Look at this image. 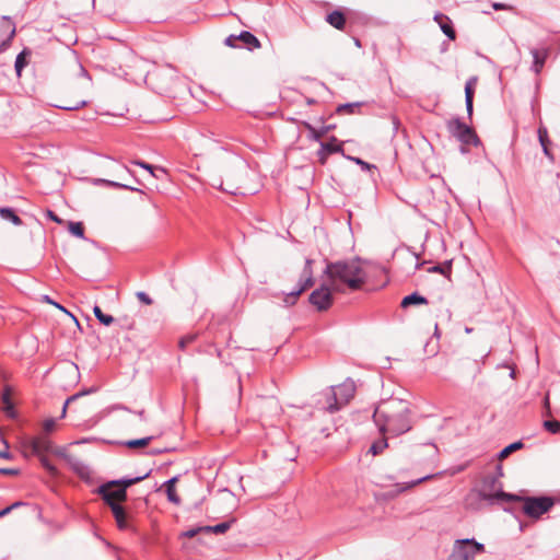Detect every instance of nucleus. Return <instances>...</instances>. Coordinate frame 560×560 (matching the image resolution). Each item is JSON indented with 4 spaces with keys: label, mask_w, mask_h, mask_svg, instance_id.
<instances>
[{
    "label": "nucleus",
    "mask_w": 560,
    "mask_h": 560,
    "mask_svg": "<svg viewBox=\"0 0 560 560\" xmlns=\"http://www.w3.org/2000/svg\"><path fill=\"white\" fill-rule=\"evenodd\" d=\"M331 291L334 290L330 284H322L310 294L308 301L317 311H327L332 304Z\"/></svg>",
    "instance_id": "11"
},
{
    "label": "nucleus",
    "mask_w": 560,
    "mask_h": 560,
    "mask_svg": "<svg viewBox=\"0 0 560 560\" xmlns=\"http://www.w3.org/2000/svg\"><path fill=\"white\" fill-rule=\"evenodd\" d=\"M447 129L452 136L466 145H478L479 138L471 127L459 118H453L447 122Z\"/></svg>",
    "instance_id": "7"
},
{
    "label": "nucleus",
    "mask_w": 560,
    "mask_h": 560,
    "mask_svg": "<svg viewBox=\"0 0 560 560\" xmlns=\"http://www.w3.org/2000/svg\"><path fill=\"white\" fill-rule=\"evenodd\" d=\"M324 273L328 277L334 291H342L343 285L358 290L365 281V272L359 259L329 262Z\"/></svg>",
    "instance_id": "2"
},
{
    "label": "nucleus",
    "mask_w": 560,
    "mask_h": 560,
    "mask_svg": "<svg viewBox=\"0 0 560 560\" xmlns=\"http://www.w3.org/2000/svg\"><path fill=\"white\" fill-rule=\"evenodd\" d=\"M47 217L54 221V222H57V223H60L61 220L59 219V217L51 210H47Z\"/></svg>",
    "instance_id": "51"
},
{
    "label": "nucleus",
    "mask_w": 560,
    "mask_h": 560,
    "mask_svg": "<svg viewBox=\"0 0 560 560\" xmlns=\"http://www.w3.org/2000/svg\"><path fill=\"white\" fill-rule=\"evenodd\" d=\"M486 357L487 354L481 360L471 358L459 359L455 365L457 375L460 378L474 381L481 373Z\"/></svg>",
    "instance_id": "9"
},
{
    "label": "nucleus",
    "mask_w": 560,
    "mask_h": 560,
    "mask_svg": "<svg viewBox=\"0 0 560 560\" xmlns=\"http://www.w3.org/2000/svg\"><path fill=\"white\" fill-rule=\"evenodd\" d=\"M235 39H237V37H235V36H229V37L226 38L225 43H226V45H229V46H233V42H234Z\"/></svg>",
    "instance_id": "57"
},
{
    "label": "nucleus",
    "mask_w": 560,
    "mask_h": 560,
    "mask_svg": "<svg viewBox=\"0 0 560 560\" xmlns=\"http://www.w3.org/2000/svg\"><path fill=\"white\" fill-rule=\"evenodd\" d=\"M434 21L439 23L441 31L451 39L454 40L456 38L455 30L453 28L452 22L448 16L436 13L434 15Z\"/></svg>",
    "instance_id": "19"
},
{
    "label": "nucleus",
    "mask_w": 560,
    "mask_h": 560,
    "mask_svg": "<svg viewBox=\"0 0 560 560\" xmlns=\"http://www.w3.org/2000/svg\"><path fill=\"white\" fill-rule=\"evenodd\" d=\"M538 139L541 147L548 145L549 139H548V131L545 127L538 128Z\"/></svg>",
    "instance_id": "41"
},
{
    "label": "nucleus",
    "mask_w": 560,
    "mask_h": 560,
    "mask_svg": "<svg viewBox=\"0 0 560 560\" xmlns=\"http://www.w3.org/2000/svg\"><path fill=\"white\" fill-rule=\"evenodd\" d=\"M0 217L5 221H10L12 224L20 226L23 224L21 218L11 208H0Z\"/></svg>",
    "instance_id": "22"
},
{
    "label": "nucleus",
    "mask_w": 560,
    "mask_h": 560,
    "mask_svg": "<svg viewBox=\"0 0 560 560\" xmlns=\"http://www.w3.org/2000/svg\"><path fill=\"white\" fill-rule=\"evenodd\" d=\"M22 504H23L22 502H15V503H13L12 505H10V506H8V508H5V509L1 510V511H0V517H2V516H4V515H7L11 510H13L14 508L20 506V505H22Z\"/></svg>",
    "instance_id": "50"
},
{
    "label": "nucleus",
    "mask_w": 560,
    "mask_h": 560,
    "mask_svg": "<svg viewBox=\"0 0 560 560\" xmlns=\"http://www.w3.org/2000/svg\"><path fill=\"white\" fill-rule=\"evenodd\" d=\"M434 335H435V336H439L438 324H435V331H434Z\"/></svg>",
    "instance_id": "63"
},
{
    "label": "nucleus",
    "mask_w": 560,
    "mask_h": 560,
    "mask_svg": "<svg viewBox=\"0 0 560 560\" xmlns=\"http://www.w3.org/2000/svg\"><path fill=\"white\" fill-rule=\"evenodd\" d=\"M354 45H357L358 47H360V46H361V45H360V40H359V39H355Z\"/></svg>",
    "instance_id": "64"
},
{
    "label": "nucleus",
    "mask_w": 560,
    "mask_h": 560,
    "mask_svg": "<svg viewBox=\"0 0 560 560\" xmlns=\"http://www.w3.org/2000/svg\"><path fill=\"white\" fill-rule=\"evenodd\" d=\"M58 428V420L55 418H47L42 423L43 434L48 435L56 431Z\"/></svg>",
    "instance_id": "30"
},
{
    "label": "nucleus",
    "mask_w": 560,
    "mask_h": 560,
    "mask_svg": "<svg viewBox=\"0 0 560 560\" xmlns=\"http://www.w3.org/2000/svg\"><path fill=\"white\" fill-rule=\"evenodd\" d=\"M137 415L142 419L144 420V411L143 410H140L137 412Z\"/></svg>",
    "instance_id": "60"
},
{
    "label": "nucleus",
    "mask_w": 560,
    "mask_h": 560,
    "mask_svg": "<svg viewBox=\"0 0 560 560\" xmlns=\"http://www.w3.org/2000/svg\"><path fill=\"white\" fill-rule=\"evenodd\" d=\"M39 457V462L42 466L51 475L56 476L58 470L57 468L51 464V462L47 458L46 454L37 455Z\"/></svg>",
    "instance_id": "35"
},
{
    "label": "nucleus",
    "mask_w": 560,
    "mask_h": 560,
    "mask_svg": "<svg viewBox=\"0 0 560 560\" xmlns=\"http://www.w3.org/2000/svg\"><path fill=\"white\" fill-rule=\"evenodd\" d=\"M96 389L94 387H91L90 389H86V390H82V392H79L70 397H68L62 406V410H61V415H60V419H63L67 415V409H68V406L70 402L77 400L79 397H82L84 395H88V394H91V393H94Z\"/></svg>",
    "instance_id": "27"
},
{
    "label": "nucleus",
    "mask_w": 560,
    "mask_h": 560,
    "mask_svg": "<svg viewBox=\"0 0 560 560\" xmlns=\"http://www.w3.org/2000/svg\"><path fill=\"white\" fill-rule=\"evenodd\" d=\"M545 406L548 407L549 406V396L547 395L545 397Z\"/></svg>",
    "instance_id": "61"
},
{
    "label": "nucleus",
    "mask_w": 560,
    "mask_h": 560,
    "mask_svg": "<svg viewBox=\"0 0 560 560\" xmlns=\"http://www.w3.org/2000/svg\"><path fill=\"white\" fill-rule=\"evenodd\" d=\"M1 458H10V453L8 451L0 452Z\"/></svg>",
    "instance_id": "59"
},
{
    "label": "nucleus",
    "mask_w": 560,
    "mask_h": 560,
    "mask_svg": "<svg viewBox=\"0 0 560 560\" xmlns=\"http://www.w3.org/2000/svg\"><path fill=\"white\" fill-rule=\"evenodd\" d=\"M25 446L30 447L32 453L34 455H43L51 452L52 450V442L50 439L45 435L40 434L34 438H31L26 443Z\"/></svg>",
    "instance_id": "13"
},
{
    "label": "nucleus",
    "mask_w": 560,
    "mask_h": 560,
    "mask_svg": "<svg viewBox=\"0 0 560 560\" xmlns=\"http://www.w3.org/2000/svg\"><path fill=\"white\" fill-rule=\"evenodd\" d=\"M373 419L383 434L400 435L411 429L409 404L402 399L392 398L382 402Z\"/></svg>",
    "instance_id": "1"
},
{
    "label": "nucleus",
    "mask_w": 560,
    "mask_h": 560,
    "mask_svg": "<svg viewBox=\"0 0 560 560\" xmlns=\"http://www.w3.org/2000/svg\"><path fill=\"white\" fill-rule=\"evenodd\" d=\"M132 164L138 165V166L149 171L150 174L155 177V174L153 172V166L151 164H148L143 161H132Z\"/></svg>",
    "instance_id": "46"
},
{
    "label": "nucleus",
    "mask_w": 560,
    "mask_h": 560,
    "mask_svg": "<svg viewBox=\"0 0 560 560\" xmlns=\"http://www.w3.org/2000/svg\"><path fill=\"white\" fill-rule=\"evenodd\" d=\"M195 338L196 336L194 335L183 337L178 342L179 348L185 349L187 345L191 343L195 340Z\"/></svg>",
    "instance_id": "45"
},
{
    "label": "nucleus",
    "mask_w": 560,
    "mask_h": 560,
    "mask_svg": "<svg viewBox=\"0 0 560 560\" xmlns=\"http://www.w3.org/2000/svg\"><path fill=\"white\" fill-rule=\"evenodd\" d=\"M492 8H493L494 10H497V11H499V10H506V9H510V7H509L508 4H505V3H500V2H494V3L492 4Z\"/></svg>",
    "instance_id": "52"
},
{
    "label": "nucleus",
    "mask_w": 560,
    "mask_h": 560,
    "mask_svg": "<svg viewBox=\"0 0 560 560\" xmlns=\"http://www.w3.org/2000/svg\"><path fill=\"white\" fill-rule=\"evenodd\" d=\"M435 475H427V476H423L421 478H418L416 480H411L409 482H404V483H397L396 487L398 488V492H402V491H407L409 489H412L413 487L427 481V480H430L432 478H434Z\"/></svg>",
    "instance_id": "26"
},
{
    "label": "nucleus",
    "mask_w": 560,
    "mask_h": 560,
    "mask_svg": "<svg viewBox=\"0 0 560 560\" xmlns=\"http://www.w3.org/2000/svg\"><path fill=\"white\" fill-rule=\"evenodd\" d=\"M149 476V472L144 474L143 476H138V477H135V478H121V479H117V480H114V482H117V487L119 488H124L125 491H127V488L135 485V483H138L140 481H142L143 479H145L147 477Z\"/></svg>",
    "instance_id": "28"
},
{
    "label": "nucleus",
    "mask_w": 560,
    "mask_h": 560,
    "mask_svg": "<svg viewBox=\"0 0 560 560\" xmlns=\"http://www.w3.org/2000/svg\"><path fill=\"white\" fill-rule=\"evenodd\" d=\"M25 66H26V50H23L15 58L14 68H15L18 77L21 75L22 70Z\"/></svg>",
    "instance_id": "32"
},
{
    "label": "nucleus",
    "mask_w": 560,
    "mask_h": 560,
    "mask_svg": "<svg viewBox=\"0 0 560 560\" xmlns=\"http://www.w3.org/2000/svg\"><path fill=\"white\" fill-rule=\"evenodd\" d=\"M15 35V24L10 16L3 15L0 23V37H3L0 44V52L4 51L11 44Z\"/></svg>",
    "instance_id": "12"
},
{
    "label": "nucleus",
    "mask_w": 560,
    "mask_h": 560,
    "mask_svg": "<svg viewBox=\"0 0 560 560\" xmlns=\"http://www.w3.org/2000/svg\"><path fill=\"white\" fill-rule=\"evenodd\" d=\"M233 522L234 520H231L229 522H222L214 526H203V529L206 533L223 534L231 528Z\"/></svg>",
    "instance_id": "29"
},
{
    "label": "nucleus",
    "mask_w": 560,
    "mask_h": 560,
    "mask_svg": "<svg viewBox=\"0 0 560 560\" xmlns=\"http://www.w3.org/2000/svg\"><path fill=\"white\" fill-rule=\"evenodd\" d=\"M80 72H81V74H82L84 78H86L89 81L91 80V78H90L89 73L86 72V70H85L83 67H81V68H80Z\"/></svg>",
    "instance_id": "58"
},
{
    "label": "nucleus",
    "mask_w": 560,
    "mask_h": 560,
    "mask_svg": "<svg viewBox=\"0 0 560 560\" xmlns=\"http://www.w3.org/2000/svg\"><path fill=\"white\" fill-rule=\"evenodd\" d=\"M201 532H205L203 526L188 529L183 535L188 537V538H192V537H195L197 534H199Z\"/></svg>",
    "instance_id": "48"
},
{
    "label": "nucleus",
    "mask_w": 560,
    "mask_h": 560,
    "mask_svg": "<svg viewBox=\"0 0 560 560\" xmlns=\"http://www.w3.org/2000/svg\"><path fill=\"white\" fill-rule=\"evenodd\" d=\"M315 283L313 276H302L299 282V288L296 290L291 291L285 294L283 302L287 305H294L296 303L298 298L308 288L313 287Z\"/></svg>",
    "instance_id": "14"
},
{
    "label": "nucleus",
    "mask_w": 560,
    "mask_h": 560,
    "mask_svg": "<svg viewBox=\"0 0 560 560\" xmlns=\"http://www.w3.org/2000/svg\"><path fill=\"white\" fill-rule=\"evenodd\" d=\"M2 404H3V410L10 418L15 417L14 407L11 400V393L9 388H5L1 396Z\"/></svg>",
    "instance_id": "23"
},
{
    "label": "nucleus",
    "mask_w": 560,
    "mask_h": 560,
    "mask_svg": "<svg viewBox=\"0 0 560 560\" xmlns=\"http://www.w3.org/2000/svg\"><path fill=\"white\" fill-rule=\"evenodd\" d=\"M68 229L72 235L79 238L84 237V228L81 222H69Z\"/></svg>",
    "instance_id": "34"
},
{
    "label": "nucleus",
    "mask_w": 560,
    "mask_h": 560,
    "mask_svg": "<svg viewBox=\"0 0 560 560\" xmlns=\"http://www.w3.org/2000/svg\"><path fill=\"white\" fill-rule=\"evenodd\" d=\"M472 498L485 501L489 505L521 500L518 495L504 492L502 489V482L499 477L494 475L485 476L480 483L471 489L467 495V502Z\"/></svg>",
    "instance_id": "3"
},
{
    "label": "nucleus",
    "mask_w": 560,
    "mask_h": 560,
    "mask_svg": "<svg viewBox=\"0 0 560 560\" xmlns=\"http://www.w3.org/2000/svg\"><path fill=\"white\" fill-rule=\"evenodd\" d=\"M465 331H466L467 334H470V332L472 331V328L466 327V328H465Z\"/></svg>",
    "instance_id": "62"
},
{
    "label": "nucleus",
    "mask_w": 560,
    "mask_h": 560,
    "mask_svg": "<svg viewBox=\"0 0 560 560\" xmlns=\"http://www.w3.org/2000/svg\"><path fill=\"white\" fill-rule=\"evenodd\" d=\"M93 313L95 317L104 325L108 326L114 322V317L107 314H104L100 306L95 305L93 307Z\"/></svg>",
    "instance_id": "31"
},
{
    "label": "nucleus",
    "mask_w": 560,
    "mask_h": 560,
    "mask_svg": "<svg viewBox=\"0 0 560 560\" xmlns=\"http://www.w3.org/2000/svg\"><path fill=\"white\" fill-rule=\"evenodd\" d=\"M237 39H240L246 46H248L249 49L260 48V46H261L258 38L248 31L241 32V34L237 36Z\"/></svg>",
    "instance_id": "21"
},
{
    "label": "nucleus",
    "mask_w": 560,
    "mask_h": 560,
    "mask_svg": "<svg viewBox=\"0 0 560 560\" xmlns=\"http://www.w3.org/2000/svg\"><path fill=\"white\" fill-rule=\"evenodd\" d=\"M477 77H471L467 80L465 84V105L468 116L470 117L472 115V108H474V92L475 86L477 84Z\"/></svg>",
    "instance_id": "17"
},
{
    "label": "nucleus",
    "mask_w": 560,
    "mask_h": 560,
    "mask_svg": "<svg viewBox=\"0 0 560 560\" xmlns=\"http://www.w3.org/2000/svg\"><path fill=\"white\" fill-rule=\"evenodd\" d=\"M530 54L533 56V66L532 70L539 74L545 66V62L549 56V48H542V49H536L533 48L530 50Z\"/></svg>",
    "instance_id": "16"
},
{
    "label": "nucleus",
    "mask_w": 560,
    "mask_h": 560,
    "mask_svg": "<svg viewBox=\"0 0 560 560\" xmlns=\"http://www.w3.org/2000/svg\"><path fill=\"white\" fill-rule=\"evenodd\" d=\"M485 552V545L474 538L456 539L453 544L448 560H474L477 555Z\"/></svg>",
    "instance_id": "5"
},
{
    "label": "nucleus",
    "mask_w": 560,
    "mask_h": 560,
    "mask_svg": "<svg viewBox=\"0 0 560 560\" xmlns=\"http://www.w3.org/2000/svg\"><path fill=\"white\" fill-rule=\"evenodd\" d=\"M152 436H147L137 440H129L125 443V445L129 448L143 447L147 446L152 441Z\"/></svg>",
    "instance_id": "33"
},
{
    "label": "nucleus",
    "mask_w": 560,
    "mask_h": 560,
    "mask_svg": "<svg viewBox=\"0 0 560 560\" xmlns=\"http://www.w3.org/2000/svg\"><path fill=\"white\" fill-rule=\"evenodd\" d=\"M110 510L116 521L117 527L120 530H127L131 528L128 513L121 504H110Z\"/></svg>",
    "instance_id": "15"
},
{
    "label": "nucleus",
    "mask_w": 560,
    "mask_h": 560,
    "mask_svg": "<svg viewBox=\"0 0 560 560\" xmlns=\"http://www.w3.org/2000/svg\"><path fill=\"white\" fill-rule=\"evenodd\" d=\"M342 151L341 144L337 143V139L335 137L331 138L329 142H320V150L318 151V156L320 162L324 164L326 161L327 154L338 153Z\"/></svg>",
    "instance_id": "18"
},
{
    "label": "nucleus",
    "mask_w": 560,
    "mask_h": 560,
    "mask_svg": "<svg viewBox=\"0 0 560 560\" xmlns=\"http://www.w3.org/2000/svg\"><path fill=\"white\" fill-rule=\"evenodd\" d=\"M428 303V300L418 294L417 292L412 293V294H409L407 296H405L401 301V307H408L410 305H416V304H427Z\"/></svg>",
    "instance_id": "25"
},
{
    "label": "nucleus",
    "mask_w": 560,
    "mask_h": 560,
    "mask_svg": "<svg viewBox=\"0 0 560 560\" xmlns=\"http://www.w3.org/2000/svg\"><path fill=\"white\" fill-rule=\"evenodd\" d=\"M96 492L109 508L110 504H121L127 500V491L117 487V482H114V480L101 485Z\"/></svg>",
    "instance_id": "8"
},
{
    "label": "nucleus",
    "mask_w": 560,
    "mask_h": 560,
    "mask_svg": "<svg viewBox=\"0 0 560 560\" xmlns=\"http://www.w3.org/2000/svg\"><path fill=\"white\" fill-rule=\"evenodd\" d=\"M137 298L139 301H141L142 303H144L147 305L152 304V299L145 292H142V291L138 292Z\"/></svg>",
    "instance_id": "47"
},
{
    "label": "nucleus",
    "mask_w": 560,
    "mask_h": 560,
    "mask_svg": "<svg viewBox=\"0 0 560 560\" xmlns=\"http://www.w3.org/2000/svg\"><path fill=\"white\" fill-rule=\"evenodd\" d=\"M523 446V443L522 442H514L508 446H505L500 453H499V457L500 458H505L508 457L512 452L521 448Z\"/></svg>",
    "instance_id": "37"
},
{
    "label": "nucleus",
    "mask_w": 560,
    "mask_h": 560,
    "mask_svg": "<svg viewBox=\"0 0 560 560\" xmlns=\"http://www.w3.org/2000/svg\"><path fill=\"white\" fill-rule=\"evenodd\" d=\"M0 472L5 474V475H16L18 470L12 469V468H4V469H0Z\"/></svg>",
    "instance_id": "54"
},
{
    "label": "nucleus",
    "mask_w": 560,
    "mask_h": 560,
    "mask_svg": "<svg viewBox=\"0 0 560 560\" xmlns=\"http://www.w3.org/2000/svg\"><path fill=\"white\" fill-rule=\"evenodd\" d=\"M385 447H387V441L386 440H381L378 442H374L371 445L370 452L373 455H377V454L382 453Z\"/></svg>",
    "instance_id": "39"
},
{
    "label": "nucleus",
    "mask_w": 560,
    "mask_h": 560,
    "mask_svg": "<svg viewBox=\"0 0 560 560\" xmlns=\"http://www.w3.org/2000/svg\"><path fill=\"white\" fill-rule=\"evenodd\" d=\"M544 428L552 434H559L560 433V421L546 420V421H544Z\"/></svg>",
    "instance_id": "38"
},
{
    "label": "nucleus",
    "mask_w": 560,
    "mask_h": 560,
    "mask_svg": "<svg viewBox=\"0 0 560 560\" xmlns=\"http://www.w3.org/2000/svg\"><path fill=\"white\" fill-rule=\"evenodd\" d=\"M326 21L332 27L340 30V31L343 30L345 25H346L345 14L339 10H335V11L330 12L329 14H327Z\"/></svg>",
    "instance_id": "20"
},
{
    "label": "nucleus",
    "mask_w": 560,
    "mask_h": 560,
    "mask_svg": "<svg viewBox=\"0 0 560 560\" xmlns=\"http://www.w3.org/2000/svg\"><path fill=\"white\" fill-rule=\"evenodd\" d=\"M361 105H362V103H360V102L341 104L337 107V113L338 114H342V113L353 114L354 109L360 107Z\"/></svg>",
    "instance_id": "36"
},
{
    "label": "nucleus",
    "mask_w": 560,
    "mask_h": 560,
    "mask_svg": "<svg viewBox=\"0 0 560 560\" xmlns=\"http://www.w3.org/2000/svg\"><path fill=\"white\" fill-rule=\"evenodd\" d=\"M103 182L110 187L122 188V189H128V190H132V191L137 190L135 187L129 186L127 184H121V183L114 182V180H103Z\"/></svg>",
    "instance_id": "42"
},
{
    "label": "nucleus",
    "mask_w": 560,
    "mask_h": 560,
    "mask_svg": "<svg viewBox=\"0 0 560 560\" xmlns=\"http://www.w3.org/2000/svg\"><path fill=\"white\" fill-rule=\"evenodd\" d=\"M313 259L311 258H307L305 260V266L303 268V272H302V276H313Z\"/></svg>",
    "instance_id": "44"
},
{
    "label": "nucleus",
    "mask_w": 560,
    "mask_h": 560,
    "mask_svg": "<svg viewBox=\"0 0 560 560\" xmlns=\"http://www.w3.org/2000/svg\"><path fill=\"white\" fill-rule=\"evenodd\" d=\"M44 299H45V301H47L48 303H51V304L56 305L58 308H60V310H62V311H66L61 305H59L58 303L52 302V301L49 299V296H48V295H45V296H44Z\"/></svg>",
    "instance_id": "56"
},
{
    "label": "nucleus",
    "mask_w": 560,
    "mask_h": 560,
    "mask_svg": "<svg viewBox=\"0 0 560 560\" xmlns=\"http://www.w3.org/2000/svg\"><path fill=\"white\" fill-rule=\"evenodd\" d=\"M307 128L311 132V138L315 141H319L322 137V132H318L315 128H313L311 125H307Z\"/></svg>",
    "instance_id": "49"
},
{
    "label": "nucleus",
    "mask_w": 560,
    "mask_h": 560,
    "mask_svg": "<svg viewBox=\"0 0 560 560\" xmlns=\"http://www.w3.org/2000/svg\"><path fill=\"white\" fill-rule=\"evenodd\" d=\"M352 161H354L357 164H359L362 168H369L370 167V164L362 161L361 159L359 158H350Z\"/></svg>",
    "instance_id": "53"
},
{
    "label": "nucleus",
    "mask_w": 560,
    "mask_h": 560,
    "mask_svg": "<svg viewBox=\"0 0 560 560\" xmlns=\"http://www.w3.org/2000/svg\"><path fill=\"white\" fill-rule=\"evenodd\" d=\"M355 392V386L352 381H346L341 385L337 387H331L328 397V411L335 412L339 410L343 405L348 404V401L353 397Z\"/></svg>",
    "instance_id": "6"
},
{
    "label": "nucleus",
    "mask_w": 560,
    "mask_h": 560,
    "mask_svg": "<svg viewBox=\"0 0 560 560\" xmlns=\"http://www.w3.org/2000/svg\"><path fill=\"white\" fill-rule=\"evenodd\" d=\"M542 151H544L545 155H546L548 159H550L551 161H553V155H552V154H551V152L549 151L548 145L542 147Z\"/></svg>",
    "instance_id": "55"
},
{
    "label": "nucleus",
    "mask_w": 560,
    "mask_h": 560,
    "mask_svg": "<svg viewBox=\"0 0 560 560\" xmlns=\"http://www.w3.org/2000/svg\"><path fill=\"white\" fill-rule=\"evenodd\" d=\"M88 105V102L82 100V101H79L77 103H70V105H58L57 107L61 108V109H65V110H78L84 106Z\"/></svg>",
    "instance_id": "40"
},
{
    "label": "nucleus",
    "mask_w": 560,
    "mask_h": 560,
    "mask_svg": "<svg viewBox=\"0 0 560 560\" xmlns=\"http://www.w3.org/2000/svg\"><path fill=\"white\" fill-rule=\"evenodd\" d=\"M176 480H177V478L173 477V478L168 479L164 483V486H165L167 499L171 502L175 503V504H179L180 499L178 498V495L176 494V491H175V482H176Z\"/></svg>",
    "instance_id": "24"
},
{
    "label": "nucleus",
    "mask_w": 560,
    "mask_h": 560,
    "mask_svg": "<svg viewBox=\"0 0 560 560\" xmlns=\"http://www.w3.org/2000/svg\"><path fill=\"white\" fill-rule=\"evenodd\" d=\"M523 500H524V505H523L524 513L526 515H528L529 517H534V518H538L540 515L548 512L553 505V500L548 497H539V498L528 497Z\"/></svg>",
    "instance_id": "10"
},
{
    "label": "nucleus",
    "mask_w": 560,
    "mask_h": 560,
    "mask_svg": "<svg viewBox=\"0 0 560 560\" xmlns=\"http://www.w3.org/2000/svg\"><path fill=\"white\" fill-rule=\"evenodd\" d=\"M147 80L158 93L172 96L178 82V74L175 68L165 66L149 72Z\"/></svg>",
    "instance_id": "4"
},
{
    "label": "nucleus",
    "mask_w": 560,
    "mask_h": 560,
    "mask_svg": "<svg viewBox=\"0 0 560 560\" xmlns=\"http://www.w3.org/2000/svg\"><path fill=\"white\" fill-rule=\"evenodd\" d=\"M430 271L432 272H439V273H442L444 276H447L451 273V265H445V266H434L430 269Z\"/></svg>",
    "instance_id": "43"
}]
</instances>
